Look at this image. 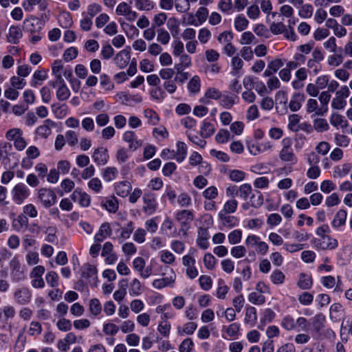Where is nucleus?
Returning a JSON list of instances; mask_svg holds the SVG:
<instances>
[{
    "label": "nucleus",
    "instance_id": "obj_44",
    "mask_svg": "<svg viewBox=\"0 0 352 352\" xmlns=\"http://www.w3.org/2000/svg\"><path fill=\"white\" fill-rule=\"evenodd\" d=\"M45 280L52 287H57L58 286V275L54 271L48 272L45 275Z\"/></svg>",
    "mask_w": 352,
    "mask_h": 352
},
{
    "label": "nucleus",
    "instance_id": "obj_55",
    "mask_svg": "<svg viewBox=\"0 0 352 352\" xmlns=\"http://www.w3.org/2000/svg\"><path fill=\"white\" fill-rule=\"evenodd\" d=\"M144 116L148 120V123L151 125H156L159 122L158 115L155 111L152 109H146L144 111Z\"/></svg>",
    "mask_w": 352,
    "mask_h": 352
},
{
    "label": "nucleus",
    "instance_id": "obj_36",
    "mask_svg": "<svg viewBox=\"0 0 352 352\" xmlns=\"http://www.w3.org/2000/svg\"><path fill=\"white\" fill-rule=\"evenodd\" d=\"M58 21L60 25L65 28L70 27L72 23V18L69 12H63L58 16Z\"/></svg>",
    "mask_w": 352,
    "mask_h": 352
},
{
    "label": "nucleus",
    "instance_id": "obj_59",
    "mask_svg": "<svg viewBox=\"0 0 352 352\" xmlns=\"http://www.w3.org/2000/svg\"><path fill=\"white\" fill-rule=\"evenodd\" d=\"M171 326L167 320H162L158 325L157 330L164 337L169 336Z\"/></svg>",
    "mask_w": 352,
    "mask_h": 352
},
{
    "label": "nucleus",
    "instance_id": "obj_30",
    "mask_svg": "<svg viewBox=\"0 0 352 352\" xmlns=\"http://www.w3.org/2000/svg\"><path fill=\"white\" fill-rule=\"evenodd\" d=\"M346 219V212L344 210H340L336 214L333 221V227L337 228L345 224Z\"/></svg>",
    "mask_w": 352,
    "mask_h": 352
},
{
    "label": "nucleus",
    "instance_id": "obj_40",
    "mask_svg": "<svg viewBox=\"0 0 352 352\" xmlns=\"http://www.w3.org/2000/svg\"><path fill=\"white\" fill-rule=\"evenodd\" d=\"M238 206V202L236 200L232 199L227 201L223 206V208L219 212H223L226 214L234 213Z\"/></svg>",
    "mask_w": 352,
    "mask_h": 352
},
{
    "label": "nucleus",
    "instance_id": "obj_56",
    "mask_svg": "<svg viewBox=\"0 0 352 352\" xmlns=\"http://www.w3.org/2000/svg\"><path fill=\"white\" fill-rule=\"evenodd\" d=\"M346 104V100L338 96V95H336V96L333 98L331 101V107L334 109L340 110L343 109Z\"/></svg>",
    "mask_w": 352,
    "mask_h": 352
},
{
    "label": "nucleus",
    "instance_id": "obj_5",
    "mask_svg": "<svg viewBox=\"0 0 352 352\" xmlns=\"http://www.w3.org/2000/svg\"><path fill=\"white\" fill-rule=\"evenodd\" d=\"M13 201L16 204H21L30 195V191L23 184H16L12 190Z\"/></svg>",
    "mask_w": 352,
    "mask_h": 352
},
{
    "label": "nucleus",
    "instance_id": "obj_17",
    "mask_svg": "<svg viewBox=\"0 0 352 352\" xmlns=\"http://www.w3.org/2000/svg\"><path fill=\"white\" fill-rule=\"evenodd\" d=\"M195 16L197 18L199 23H197L193 18V16L191 15L190 18L192 21H188V24H192L195 25H198L206 21L208 16V10L205 7H200L196 12Z\"/></svg>",
    "mask_w": 352,
    "mask_h": 352
},
{
    "label": "nucleus",
    "instance_id": "obj_46",
    "mask_svg": "<svg viewBox=\"0 0 352 352\" xmlns=\"http://www.w3.org/2000/svg\"><path fill=\"white\" fill-rule=\"evenodd\" d=\"M300 116L297 114H292L289 116V124L288 128L289 130L294 132L298 131V127L300 125Z\"/></svg>",
    "mask_w": 352,
    "mask_h": 352
},
{
    "label": "nucleus",
    "instance_id": "obj_41",
    "mask_svg": "<svg viewBox=\"0 0 352 352\" xmlns=\"http://www.w3.org/2000/svg\"><path fill=\"white\" fill-rule=\"evenodd\" d=\"M248 20L243 15H239L234 20V28L239 32L244 30L248 25Z\"/></svg>",
    "mask_w": 352,
    "mask_h": 352
},
{
    "label": "nucleus",
    "instance_id": "obj_11",
    "mask_svg": "<svg viewBox=\"0 0 352 352\" xmlns=\"http://www.w3.org/2000/svg\"><path fill=\"white\" fill-rule=\"evenodd\" d=\"M123 140L129 143V148L133 151L136 150L142 145V142L140 140H138L133 131H126L123 135Z\"/></svg>",
    "mask_w": 352,
    "mask_h": 352
},
{
    "label": "nucleus",
    "instance_id": "obj_26",
    "mask_svg": "<svg viewBox=\"0 0 352 352\" xmlns=\"http://www.w3.org/2000/svg\"><path fill=\"white\" fill-rule=\"evenodd\" d=\"M245 322L254 326L257 320L256 310L254 307H248L245 310Z\"/></svg>",
    "mask_w": 352,
    "mask_h": 352
},
{
    "label": "nucleus",
    "instance_id": "obj_54",
    "mask_svg": "<svg viewBox=\"0 0 352 352\" xmlns=\"http://www.w3.org/2000/svg\"><path fill=\"white\" fill-rule=\"evenodd\" d=\"M57 328L61 331H69L72 329V322L65 318L59 319L56 323Z\"/></svg>",
    "mask_w": 352,
    "mask_h": 352
},
{
    "label": "nucleus",
    "instance_id": "obj_22",
    "mask_svg": "<svg viewBox=\"0 0 352 352\" xmlns=\"http://www.w3.org/2000/svg\"><path fill=\"white\" fill-rule=\"evenodd\" d=\"M118 174L117 168L114 166H109L102 170V179L107 182L114 180Z\"/></svg>",
    "mask_w": 352,
    "mask_h": 352
},
{
    "label": "nucleus",
    "instance_id": "obj_27",
    "mask_svg": "<svg viewBox=\"0 0 352 352\" xmlns=\"http://www.w3.org/2000/svg\"><path fill=\"white\" fill-rule=\"evenodd\" d=\"M279 157L281 160L289 162H296V157L292 148H282L279 153Z\"/></svg>",
    "mask_w": 352,
    "mask_h": 352
},
{
    "label": "nucleus",
    "instance_id": "obj_10",
    "mask_svg": "<svg viewBox=\"0 0 352 352\" xmlns=\"http://www.w3.org/2000/svg\"><path fill=\"white\" fill-rule=\"evenodd\" d=\"M92 158L94 162L98 166H102L107 163L109 154L107 148L99 147L94 150Z\"/></svg>",
    "mask_w": 352,
    "mask_h": 352
},
{
    "label": "nucleus",
    "instance_id": "obj_35",
    "mask_svg": "<svg viewBox=\"0 0 352 352\" xmlns=\"http://www.w3.org/2000/svg\"><path fill=\"white\" fill-rule=\"evenodd\" d=\"M157 41L160 44L166 45H167L170 39V35L169 32L164 28H160L157 30Z\"/></svg>",
    "mask_w": 352,
    "mask_h": 352
},
{
    "label": "nucleus",
    "instance_id": "obj_28",
    "mask_svg": "<svg viewBox=\"0 0 352 352\" xmlns=\"http://www.w3.org/2000/svg\"><path fill=\"white\" fill-rule=\"evenodd\" d=\"M218 216L224 226L232 228L236 225L237 219L234 216H229L223 212H219Z\"/></svg>",
    "mask_w": 352,
    "mask_h": 352
},
{
    "label": "nucleus",
    "instance_id": "obj_62",
    "mask_svg": "<svg viewBox=\"0 0 352 352\" xmlns=\"http://www.w3.org/2000/svg\"><path fill=\"white\" fill-rule=\"evenodd\" d=\"M214 132V128L213 125L210 122H204L201 129V135L204 138H208Z\"/></svg>",
    "mask_w": 352,
    "mask_h": 352
},
{
    "label": "nucleus",
    "instance_id": "obj_48",
    "mask_svg": "<svg viewBox=\"0 0 352 352\" xmlns=\"http://www.w3.org/2000/svg\"><path fill=\"white\" fill-rule=\"evenodd\" d=\"M325 318L324 316L320 314L318 315H316L312 318V327L314 328V330L316 332H318L322 327H323V323L324 322Z\"/></svg>",
    "mask_w": 352,
    "mask_h": 352
},
{
    "label": "nucleus",
    "instance_id": "obj_49",
    "mask_svg": "<svg viewBox=\"0 0 352 352\" xmlns=\"http://www.w3.org/2000/svg\"><path fill=\"white\" fill-rule=\"evenodd\" d=\"M257 40L255 36L251 32H245L242 34L240 40L241 45H250L251 43H256Z\"/></svg>",
    "mask_w": 352,
    "mask_h": 352
},
{
    "label": "nucleus",
    "instance_id": "obj_34",
    "mask_svg": "<svg viewBox=\"0 0 352 352\" xmlns=\"http://www.w3.org/2000/svg\"><path fill=\"white\" fill-rule=\"evenodd\" d=\"M314 129L317 132L322 133L327 131L329 129L327 121L324 118H317L314 120Z\"/></svg>",
    "mask_w": 352,
    "mask_h": 352
},
{
    "label": "nucleus",
    "instance_id": "obj_19",
    "mask_svg": "<svg viewBox=\"0 0 352 352\" xmlns=\"http://www.w3.org/2000/svg\"><path fill=\"white\" fill-rule=\"evenodd\" d=\"M208 238L209 234L207 230L205 228H199L198 238L197 239V245L203 250H206L208 248Z\"/></svg>",
    "mask_w": 352,
    "mask_h": 352
},
{
    "label": "nucleus",
    "instance_id": "obj_6",
    "mask_svg": "<svg viewBox=\"0 0 352 352\" xmlns=\"http://www.w3.org/2000/svg\"><path fill=\"white\" fill-rule=\"evenodd\" d=\"M13 296L17 304L25 305L30 302L32 299V293L29 288L26 287H21L16 288L14 290Z\"/></svg>",
    "mask_w": 352,
    "mask_h": 352
},
{
    "label": "nucleus",
    "instance_id": "obj_21",
    "mask_svg": "<svg viewBox=\"0 0 352 352\" xmlns=\"http://www.w3.org/2000/svg\"><path fill=\"white\" fill-rule=\"evenodd\" d=\"M313 285V280L311 276L305 273H301L299 276V280L297 283V285L301 289H309Z\"/></svg>",
    "mask_w": 352,
    "mask_h": 352
},
{
    "label": "nucleus",
    "instance_id": "obj_45",
    "mask_svg": "<svg viewBox=\"0 0 352 352\" xmlns=\"http://www.w3.org/2000/svg\"><path fill=\"white\" fill-rule=\"evenodd\" d=\"M200 86V79L197 76H194L188 83V90L193 94L199 91Z\"/></svg>",
    "mask_w": 352,
    "mask_h": 352
},
{
    "label": "nucleus",
    "instance_id": "obj_39",
    "mask_svg": "<svg viewBox=\"0 0 352 352\" xmlns=\"http://www.w3.org/2000/svg\"><path fill=\"white\" fill-rule=\"evenodd\" d=\"M263 195L260 191H257L256 193H254L250 197V205H252V208H258L261 207L263 204Z\"/></svg>",
    "mask_w": 352,
    "mask_h": 352
},
{
    "label": "nucleus",
    "instance_id": "obj_20",
    "mask_svg": "<svg viewBox=\"0 0 352 352\" xmlns=\"http://www.w3.org/2000/svg\"><path fill=\"white\" fill-rule=\"evenodd\" d=\"M111 232V230L109 224L108 223H102L94 236L95 241L98 242L102 241L107 236L110 235Z\"/></svg>",
    "mask_w": 352,
    "mask_h": 352
},
{
    "label": "nucleus",
    "instance_id": "obj_38",
    "mask_svg": "<svg viewBox=\"0 0 352 352\" xmlns=\"http://www.w3.org/2000/svg\"><path fill=\"white\" fill-rule=\"evenodd\" d=\"M89 309L93 316H96L99 315L102 311V305L99 300L97 298L90 300L89 303Z\"/></svg>",
    "mask_w": 352,
    "mask_h": 352
},
{
    "label": "nucleus",
    "instance_id": "obj_12",
    "mask_svg": "<svg viewBox=\"0 0 352 352\" xmlns=\"http://www.w3.org/2000/svg\"><path fill=\"white\" fill-rule=\"evenodd\" d=\"M193 219V213L188 210H182L176 214V219L181 223L182 229L185 228Z\"/></svg>",
    "mask_w": 352,
    "mask_h": 352
},
{
    "label": "nucleus",
    "instance_id": "obj_3",
    "mask_svg": "<svg viewBox=\"0 0 352 352\" xmlns=\"http://www.w3.org/2000/svg\"><path fill=\"white\" fill-rule=\"evenodd\" d=\"M314 245L320 250H333L338 248V242L337 239L328 236L315 239Z\"/></svg>",
    "mask_w": 352,
    "mask_h": 352
},
{
    "label": "nucleus",
    "instance_id": "obj_4",
    "mask_svg": "<svg viewBox=\"0 0 352 352\" xmlns=\"http://www.w3.org/2000/svg\"><path fill=\"white\" fill-rule=\"evenodd\" d=\"M82 277L87 280L86 284L96 287L98 280L96 267L89 263L85 264L82 267Z\"/></svg>",
    "mask_w": 352,
    "mask_h": 352
},
{
    "label": "nucleus",
    "instance_id": "obj_50",
    "mask_svg": "<svg viewBox=\"0 0 352 352\" xmlns=\"http://www.w3.org/2000/svg\"><path fill=\"white\" fill-rule=\"evenodd\" d=\"M230 137V132L227 129H220L215 136V140L219 144H224L228 142Z\"/></svg>",
    "mask_w": 352,
    "mask_h": 352
},
{
    "label": "nucleus",
    "instance_id": "obj_13",
    "mask_svg": "<svg viewBox=\"0 0 352 352\" xmlns=\"http://www.w3.org/2000/svg\"><path fill=\"white\" fill-rule=\"evenodd\" d=\"M331 94L329 91H322L319 95L318 100L320 107L318 109L317 116H323L328 111V104L331 99Z\"/></svg>",
    "mask_w": 352,
    "mask_h": 352
},
{
    "label": "nucleus",
    "instance_id": "obj_14",
    "mask_svg": "<svg viewBox=\"0 0 352 352\" xmlns=\"http://www.w3.org/2000/svg\"><path fill=\"white\" fill-rule=\"evenodd\" d=\"M132 189V186L127 181L119 182L115 185L116 193L122 197H126L129 195Z\"/></svg>",
    "mask_w": 352,
    "mask_h": 352
},
{
    "label": "nucleus",
    "instance_id": "obj_47",
    "mask_svg": "<svg viewBox=\"0 0 352 352\" xmlns=\"http://www.w3.org/2000/svg\"><path fill=\"white\" fill-rule=\"evenodd\" d=\"M270 278L274 284L280 285L284 283L285 276L280 270H276L271 274Z\"/></svg>",
    "mask_w": 352,
    "mask_h": 352
},
{
    "label": "nucleus",
    "instance_id": "obj_2",
    "mask_svg": "<svg viewBox=\"0 0 352 352\" xmlns=\"http://www.w3.org/2000/svg\"><path fill=\"white\" fill-rule=\"evenodd\" d=\"M142 210L146 215H152L157 208L156 196L152 192L144 193L142 197Z\"/></svg>",
    "mask_w": 352,
    "mask_h": 352
},
{
    "label": "nucleus",
    "instance_id": "obj_42",
    "mask_svg": "<svg viewBox=\"0 0 352 352\" xmlns=\"http://www.w3.org/2000/svg\"><path fill=\"white\" fill-rule=\"evenodd\" d=\"M314 8L311 4H302L298 10V15L303 19L311 18L313 14Z\"/></svg>",
    "mask_w": 352,
    "mask_h": 352
},
{
    "label": "nucleus",
    "instance_id": "obj_51",
    "mask_svg": "<svg viewBox=\"0 0 352 352\" xmlns=\"http://www.w3.org/2000/svg\"><path fill=\"white\" fill-rule=\"evenodd\" d=\"M194 342L190 338L184 339L179 346V352H192Z\"/></svg>",
    "mask_w": 352,
    "mask_h": 352
},
{
    "label": "nucleus",
    "instance_id": "obj_33",
    "mask_svg": "<svg viewBox=\"0 0 352 352\" xmlns=\"http://www.w3.org/2000/svg\"><path fill=\"white\" fill-rule=\"evenodd\" d=\"M70 91L65 83L62 84L61 86L58 87L56 91V98L60 101H65L70 96Z\"/></svg>",
    "mask_w": 352,
    "mask_h": 352
},
{
    "label": "nucleus",
    "instance_id": "obj_58",
    "mask_svg": "<svg viewBox=\"0 0 352 352\" xmlns=\"http://www.w3.org/2000/svg\"><path fill=\"white\" fill-rule=\"evenodd\" d=\"M204 263L207 269L212 270L216 265V258L212 254L206 253L204 256Z\"/></svg>",
    "mask_w": 352,
    "mask_h": 352
},
{
    "label": "nucleus",
    "instance_id": "obj_63",
    "mask_svg": "<svg viewBox=\"0 0 352 352\" xmlns=\"http://www.w3.org/2000/svg\"><path fill=\"white\" fill-rule=\"evenodd\" d=\"M142 292V285L139 280L135 278L133 280L131 287H130V294L131 296H138L141 294Z\"/></svg>",
    "mask_w": 352,
    "mask_h": 352
},
{
    "label": "nucleus",
    "instance_id": "obj_31",
    "mask_svg": "<svg viewBox=\"0 0 352 352\" xmlns=\"http://www.w3.org/2000/svg\"><path fill=\"white\" fill-rule=\"evenodd\" d=\"M28 226V219L24 214H19L12 222V228L20 231L23 227Z\"/></svg>",
    "mask_w": 352,
    "mask_h": 352
},
{
    "label": "nucleus",
    "instance_id": "obj_37",
    "mask_svg": "<svg viewBox=\"0 0 352 352\" xmlns=\"http://www.w3.org/2000/svg\"><path fill=\"white\" fill-rule=\"evenodd\" d=\"M248 298L249 302L256 305H263L265 302V297L263 294L256 292H251L248 295Z\"/></svg>",
    "mask_w": 352,
    "mask_h": 352
},
{
    "label": "nucleus",
    "instance_id": "obj_61",
    "mask_svg": "<svg viewBox=\"0 0 352 352\" xmlns=\"http://www.w3.org/2000/svg\"><path fill=\"white\" fill-rule=\"evenodd\" d=\"M242 237V232L240 230H234L228 234V241L230 244L239 243Z\"/></svg>",
    "mask_w": 352,
    "mask_h": 352
},
{
    "label": "nucleus",
    "instance_id": "obj_52",
    "mask_svg": "<svg viewBox=\"0 0 352 352\" xmlns=\"http://www.w3.org/2000/svg\"><path fill=\"white\" fill-rule=\"evenodd\" d=\"M228 292V287L226 285L225 282L222 279L218 280V288L217 291V297L219 299H224Z\"/></svg>",
    "mask_w": 352,
    "mask_h": 352
},
{
    "label": "nucleus",
    "instance_id": "obj_60",
    "mask_svg": "<svg viewBox=\"0 0 352 352\" xmlns=\"http://www.w3.org/2000/svg\"><path fill=\"white\" fill-rule=\"evenodd\" d=\"M160 258L162 262L166 264H172L175 261L174 254L168 250H163L161 252Z\"/></svg>",
    "mask_w": 352,
    "mask_h": 352
},
{
    "label": "nucleus",
    "instance_id": "obj_15",
    "mask_svg": "<svg viewBox=\"0 0 352 352\" xmlns=\"http://www.w3.org/2000/svg\"><path fill=\"white\" fill-rule=\"evenodd\" d=\"M54 126V122L47 119L43 122V124L39 126L36 130V133L43 138H47L51 133V127Z\"/></svg>",
    "mask_w": 352,
    "mask_h": 352
},
{
    "label": "nucleus",
    "instance_id": "obj_32",
    "mask_svg": "<svg viewBox=\"0 0 352 352\" xmlns=\"http://www.w3.org/2000/svg\"><path fill=\"white\" fill-rule=\"evenodd\" d=\"M138 10L149 11L154 8V3L151 0H133Z\"/></svg>",
    "mask_w": 352,
    "mask_h": 352
},
{
    "label": "nucleus",
    "instance_id": "obj_29",
    "mask_svg": "<svg viewBox=\"0 0 352 352\" xmlns=\"http://www.w3.org/2000/svg\"><path fill=\"white\" fill-rule=\"evenodd\" d=\"M177 152L174 154V157L179 162H182L187 155V147L184 142H178L177 144Z\"/></svg>",
    "mask_w": 352,
    "mask_h": 352
},
{
    "label": "nucleus",
    "instance_id": "obj_16",
    "mask_svg": "<svg viewBox=\"0 0 352 352\" xmlns=\"http://www.w3.org/2000/svg\"><path fill=\"white\" fill-rule=\"evenodd\" d=\"M305 96L302 93H295L289 103V108L292 111H296L301 107L302 102L305 100Z\"/></svg>",
    "mask_w": 352,
    "mask_h": 352
},
{
    "label": "nucleus",
    "instance_id": "obj_25",
    "mask_svg": "<svg viewBox=\"0 0 352 352\" xmlns=\"http://www.w3.org/2000/svg\"><path fill=\"white\" fill-rule=\"evenodd\" d=\"M197 327V324L194 322H186L184 327H177V333L179 336H183L184 334L186 335H192L194 331L196 330Z\"/></svg>",
    "mask_w": 352,
    "mask_h": 352
},
{
    "label": "nucleus",
    "instance_id": "obj_24",
    "mask_svg": "<svg viewBox=\"0 0 352 352\" xmlns=\"http://www.w3.org/2000/svg\"><path fill=\"white\" fill-rule=\"evenodd\" d=\"M22 36V32L17 26H11L8 34V41L11 43H17L19 39Z\"/></svg>",
    "mask_w": 352,
    "mask_h": 352
},
{
    "label": "nucleus",
    "instance_id": "obj_57",
    "mask_svg": "<svg viewBox=\"0 0 352 352\" xmlns=\"http://www.w3.org/2000/svg\"><path fill=\"white\" fill-rule=\"evenodd\" d=\"M246 249L243 245H237L231 248L230 254L236 258H242L245 255Z\"/></svg>",
    "mask_w": 352,
    "mask_h": 352
},
{
    "label": "nucleus",
    "instance_id": "obj_64",
    "mask_svg": "<svg viewBox=\"0 0 352 352\" xmlns=\"http://www.w3.org/2000/svg\"><path fill=\"white\" fill-rule=\"evenodd\" d=\"M252 192V187L249 184H244L238 188L239 196L246 200Z\"/></svg>",
    "mask_w": 352,
    "mask_h": 352
},
{
    "label": "nucleus",
    "instance_id": "obj_1",
    "mask_svg": "<svg viewBox=\"0 0 352 352\" xmlns=\"http://www.w3.org/2000/svg\"><path fill=\"white\" fill-rule=\"evenodd\" d=\"M45 271V267L42 265H37L33 267L30 273L31 285L32 287L41 289L45 287V281L43 278Z\"/></svg>",
    "mask_w": 352,
    "mask_h": 352
},
{
    "label": "nucleus",
    "instance_id": "obj_43",
    "mask_svg": "<svg viewBox=\"0 0 352 352\" xmlns=\"http://www.w3.org/2000/svg\"><path fill=\"white\" fill-rule=\"evenodd\" d=\"M175 282V279L170 278H163L156 279L153 282V286L156 289H162L166 286L172 285Z\"/></svg>",
    "mask_w": 352,
    "mask_h": 352
},
{
    "label": "nucleus",
    "instance_id": "obj_18",
    "mask_svg": "<svg viewBox=\"0 0 352 352\" xmlns=\"http://www.w3.org/2000/svg\"><path fill=\"white\" fill-rule=\"evenodd\" d=\"M329 121L331 124L336 128H338L340 126L342 129H344L348 126L347 120H345L342 115L338 113H332L330 116Z\"/></svg>",
    "mask_w": 352,
    "mask_h": 352
},
{
    "label": "nucleus",
    "instance_id": "obj_8",
    "mask_svg": "<svg viewBox=\"0 0 352 352\" xmlns=\"http://www.w3.org/2000/svg\"><path fill=\"white\" fill-rule=\"evenodd\" d=\"M38 199L45 207L49 208L55 204L56 196L52 190L41 188L38 191Z\"/></svg>",
    "mask_w": 352,
    "mask_h": 352
},
{
    "label": "nucleus",
    "instance_id": "obj_53",
    "mask_svg": "<svg viewBox=\"0 0 352 352\" xmlns=\"http://www.w3.org/2000/svg\"><path fill=\"white\" fill-rule=\"evenodd\" d=\"M202 195L208 200H212L218 196V190L215 186H211L203 191Z\"/></svg>",
    "mask_w": 352,
    "mask_h": 352
},
{
    "label": "nucleus",
    "instance_id": "obj_9",
    "mask_svg": "<svg viewBox=\"0 0 352 352\" xmlns=\"http://www.w3.org/2000/svg\"><path fill=\"white\" fill-rule=\"evenodd\" d=\"M131 58V52L129 49H124L119 52L115 56L113 60L115 64L120 68L124 69L129 64Z\"/></svg>",
    "mask_w": 352,
    "mask_h": 352
},
{
    "label": "nucleus",
    "instance_id": "obj_7",
    "mask_svg": "<svg viewBox=\"0 0 352 352\" xmlns=\"http://www.w3.org/2000/svg\"><path fill=\"white\" fill-rule=\"evenodd\" d=\"M195 258L192 255H184L182 257V264L186 267V275L194 279L198 276V270L195 267Z\"/></svg>",
    "mask_w": 352,
    "mask_h": 352
},
{
    "label": "nucleus",
    "instance_id": "obj_23",
    "mask_svg": "<svg viewBox=\"0 0 352 352\" xmlns=\"http://www.w3.org/2000/svg\"><path fill=\"white\" fill-rule=\"evenodd\" d=\"M102 206L109 212L115 213L118 209V201L116 197L112 196L103 201Z\"/></svg>",
    "mask_w": 352,
    "mask_h": 352
}]
</instances>
